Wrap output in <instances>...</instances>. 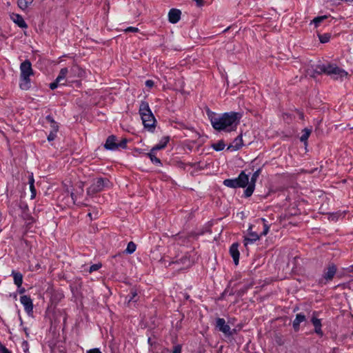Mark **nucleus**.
<instances>
[{
	"label": "nucleus",
	"mask_w": 353,
	"mask_h": 353,
	"mask_svg": "<svg viewBox=\"0 0 353 353\" xmlns=\"http://www.w3.org/2000/svg\"><path fill=\"white\" fill-rule=\"evenodd\" d=\"M206 112L214 130L227 132L236 130L241 117L240 113L235 112H225L221 115H216L210 109H208Z\"/></svg>",
	"instance_id": "obj_1"
},
{
	"label": "nucleus",
	"mask_w": 353,
	"mask_h": 353,
	"mask_svg": "<svg viewBox=\"0 0 353 353\" xmlns=\"http://www.w3.org/2000/svg\"><path fill=\"white\" fill-rule=\"evenodd\" d=\"M307 74L312 77H316V75L325 74L330 76L333 79H343L347 76V72L339 68L334 64H319L316 65L314 68L307 70Z\"/></svg>",
	"instance_id": "obj_2"
},
{
	"label": "nucleus",
	"mask_w": 353,
	"mask_h": 353,
	"mask_svg": "<svg viewBox=\"0 0 353 353\" xmlns=\"http://www.w3.org/2000/svg\"><path fill=\"white\" fill-rule=\"evenodd\" d=\"M139 112L144 128L150 132H153L155 129L156 119L147 101H142L141 102Z\"/></svg>",
	"instance_id": "obj_3"
},
{
	"label": "nucleus",
	"mask_w": 353,
	"mask_h": 353,
	"mask_svg": "<svg viewBox=\"0 0 353 353\" xmlns=\"http://www.w3.org/2000/svg\"><path fill=\"white\" fill-rule=\"evenodd\" d=\"M34 74L31 62L26 59L20 65L19 88L23 90L30 88V76Z\"/></svg>",
	"instance_id": "obj_4"
},
{
	"label": "nucleus",
	"mask_w": 353,
	"mask_h": 353,
	"mask_svg": "<svg viewBox=\"0 0 353 353\" xmlns=\"http://www.w3.org/2000/svg\"><path fill=\"white\" fill-rule=\"evenodd\" d=\"M223 183L226 187L231 188L248 187V174H245V171H241L238 177L225 179Z\"/></svg>",
	"instance_id": "obj_5"
},
{
	"label": "nucleus",
	"mask_w": 353,
	"mask_h": 353,
	"mask_svg": "<svg viewBox=\"0 0 353 353\" xmlns=\"http://www.w3.org/2000/svg\"><path fill=\"white\" fill-rule=\"evenodd\" d=\"M109 180L105 178H97L93 181L91 185L87 189V194L88 195H93L103 190L108 185Z\"/></svg>",
	"instance_id": "obj_6"
},
{
	"label": "nucleus",
	"mask_w": 353,
	"mask_h": 353,
	"mask_svg": "<svg viewBox=\"0 0 353 353\" xmlns=\"http://www.w3.org/2000/svg\"><path fill=\"white\" fill-rule=\"evenodd\" d=\"M261 172V169H257L252 175L250 181L248 180V187L244 191L245 197H250L254 192L255 183Z\"/></svg>",
	"instance_id": "obj_7"
},
{
	"label": "nucleus",
	"mask_w": 353,
	"mask_h": 353,
	"mask_svg": "<svg viewBox=\"0 0 353 353\" xmlns=\"http://www.w3.org/2000/svg\"><path fill=\"white\" fill-rule=\"evenodd\" d=\"M336 266L334 263H330L324 270L323 277L319 280V283L325 284L327 282L332 281L336 274Z\"/></svg>",
	"instance_id": "obj_8"
},
{
	"label": "nucleus",
	"mask_w": 353,
	"mask_h": 353,
	"mask_svg": "<svg viewBox=\"0 0 353 353\" xmlns=\"http://www.w3.org/2000/svg\"><path fill=\"white\" fill-rule=\"evenodd\" d=\"M68 69L67 68H61L59 75L56 78L55 81L52 82L49 87L51 90L56 89L59 85H65V83L62 82L64 81L68 75Z\"/></svg>",
	"instance_id": "obj_9"
},
{
	"label": "nucleus",
	"mask_w": 353,
	"mask_h": 353,
	"mask_svg": "<svg viewBox=\"0 0 353 353\" xmlns=\"http://www.w3.org/2000/svg\"><path fill=\"white\" fill-rule=\"evenodd\" d=\"M310 321L312 323L313 326L314 327V332L319 336H323V332L321 329V327H322L321 320L318 318V312H317L314 311L312 312Z\"/></svg>",
	"instance_id": "obj_10"
},
{
	"label": "nucleus",
	"mask_w": 353,
	"mask_h": 353,
	"mask_svg": "<svg viewBox=\"0 0 353 353\" xmlns=\"http://www.w3.org/2000/svg\"><path fill=\"white\" fill-rule=\"evenodd\" d=\"M68 79H71V81H73V79L77 77H83L85 76V71L79 67L77 64H74L71 66L70 70H68Z\"/></svg>",
	"instance_id": "obj_11"
},
{
	"label": "nucleus",
	"mask_w": 353,
	"mask_h": 353,
	"mask_svg": "<svg viewBox=\"0 0 353 353\" xmlns=\"http://www.w3.org/2000/svg\"><path fill=\"white\" fill-rule=\"evenodd\" d=\"M215 327L219 331L221 332L225 336L230 332V327L225 320L223 318H217L216 319Z\"/></svg>",
	"instance_id": "obj_12"
},
{
	"label": "nucleus",
	"mask_w": 353,
	"mask_h": 353,
	"mask_svg": "<svg viewBox=\"0 0 353 353\" xmlns=\"http://www.w3.org/2000/svg\"><path fill=\"white\" fill-rule=\"evenodd\" d=\"M20 301L27 314L28 315L32 314L33 312V303L31 298L29 296L23 295L20 297Z\"/></svg>",
	"instance_id": "obj_13"
},
{
	"label": "nucleus",
	"mask_w": 353,
	"mask_h": 353,
	"mask_svg": "<svg viewBox=\"0 0 353 353\" xmlns=\"http://www.w3.org/2000/svg\"><path fill=\"white\" fill-rule=\"evenodd\" d=\"M252 225H250L248 230V235L244 237L243 243L245 246L252 244L259 239L260 235L252 231Z\"/></svg>",
	"instance_id": "obj_14"
},
{
	"label": "nucleus",
	"mask_w": 353,
	"mask_h": 353,
	"mask_svg": "<svg viewBox=\"0 0 353 353\" xmlns=\"http://www.w3.org/2000/svg\"><path fill=\"white\" fill-rule=\"evenodd\" d=\"M192 262L190 259V256L188 254H185L183 256L181 259L179 260H176L175 261H172L170 263L169 265H181L179 269H183L186 268H189L192 265Z\"/></svg>",
	"instance_id": "obj_15"
},
{
	"label": "nucleus",
	"mask_w": 353,
	"mask_h": 353,
	"mask_svg": "<svg viewBox=\"0 0 353 353\" xmlns=\"http://www.w3.org/2000/svg\"><path fill=\"white\" fill-rule=\"evenodd\" d=\"M239 244L238 243H234L231 245L229 250L235 265H238L239 261L240 253L239 251Z\"/></svg>",
	"instance_id": "obj_16"
},
{
	"label": "nucleus",
	"mask_w": 353,
	"mask_h": 353,
	"mask_svg": "<svg viewBox=\"0 0 353 353\" xmlns=\"http://www.w3.org/2000/svg\"><path fill=\"white\" fill-rule=\"evenodd\" d=\"M117 143V137L114 135H111L107 138L104 147L106 150H116L118 149Z\"/></svg>",
	"instance_id": "obj_17"
},
{
	"label": "nucleus",
	"mask_w": 353,
	"mask_h": 353,
	"mask_svg": "<svg viewBox=\"0 0 353 353\" xmlns=\"http://www.w3.org/2000/svg\"><path fill=\"white\" fill-rule=\"evenodd\" d=\"M181 10L172 8L168 13V20L172 23H176L181 19Z\"/></svg>",
	"instance_id": "obj_18"
},
{
	"label": "nucleus",
	"mask_w": 353,
	"mask_h": 353,
	"mask_svg": "<svg viewBox=\"0 0 353 353\" xmlns=\"http://www.w3.org/2000/svg\"><path fill=\"white\" fill-rule=\"evenodd\" d=\"M243 145V139H242V135L240 134L238 137H236L233 142L228 145L227 150L230 151H236L239 150Z\"/></svg>",
	"instance_id": "obj_19"
},
{
	"label": "nucleus",
	"mask_w": 353,
	"mask_h": 353,
	"mask_svg": "<svg viewBox=\"0 0 353 353\" xmlns=\"http://www.w3.org/2000/svg\"><path fill=\"white\" fill-rule=\"evenodd\" d=\"M306 320L305 316L299 313L296 315L295 319L293 321L292 326L295 331H298L300 327V323L305 321Z\"/></svg>",
	"instance_id": "obj_20"
},
{
	"label": "nucleus",
	"mask_w": 353,
	"mask_h": 353,
	"mask_svg": "<svg viewBox=\"0 0 353 353\" xmlns=\"http://www.w3.org/2000/svg\"><path fill=\"white\" fill-rule=\"evenodd\" d=\"M12 19L19 28H26L28 27V25L26 24L23 18L20 14H13L12 16Z\"/></svg>",
	"instance_id": "obj_21"
},
{
	"label": "nucleus",
	"mask_w": 353,
	"mask_h": 353,
	"mask_svg": "<svg viewBox=\"0 0 353 353\" xmlns=\"http://www.w3.org/2000/svg\"><path fill=\"white\" fill-rule=\"evenodd\" d=\"M12 275L13 276L14 284L17 286L18 288H20L23 283L22 274L19 272L12 271Z\"/></svg>",
	"instance_id": "obj_22"
},
{
	"label": "nucleus",
	"mask_w": 353,
	"mask_h": 353,
	"mask_svg": "<svg viewBox=\"0 0 353 353\" xmlns=\"http://www.w3.org/2000/svg\"><path fill=\"white\" fill-rule=\"evenodd\" d=\"M169 141V137H164L161 139V140L159 141V143L157 145H155L151 150L152 151H157L159 150H162L165 148Z\"/></svg>",
	"instance_id": "obj_23"
},
{
	"label": "nucleus",
	"mask_w": 353,
	"mask_h": 353,
	"mask_svg": "<svg viewBox=\"0 0 353 353\" xmlns=\"http://www.w3.org/2000/svg\"><path fill=\"white\" fill-rule=\"evenodd\" d=\"M138 294L137 292V290L134 289H132L130 290V292L129 294L127 295L125 299L128 301V302L130 303V302L136 303L137 301V297Z\"/></svg>",
	"instance_id": "obj_24"
},
{
	"label": "nucleus",
	"mask_w": 353,
	"mask_h": 353,
	"mask_svg": "<svg viewBox=\"0 0 353 353\" xmlns=\"http://www.w3.org/2000/svg\"><path fill=\"white\" fill-rule=\"evenodd\" d=\"M155 152L156 151H152V150H151L150 152L147 154V156L150 158L153 163L161 165L162 163L161 160L156 157Z\"/></svg>",
	"instance_id": "obj_25"
},
{
	"label": "nucleus",
	"mask_w": 353,
	"mask_h": 353,
	"mask_svg": "<svg viewBox=\"0 0 353 353\" xmlns=\"http://www.w3.org/2000/svg\"><path fill=\"white\" fill-rule=\"evenodd\" d=\"M33 2V0H17L19 7L24 10L27 9Z\"/></svg>",
	"instance_id": "obj_26"
},
{
	"label": "nucleus",
	"mask_w": 353,
	"mask_h": 353,
	"mask_svg": "<svg viewBox=\"0 0 353 353\" xmlns=\"http://www.w3.org/2000/svg\"><path fill=\"white\" fill-rule=\"evenodd\" d=\"M225 146V145L224 141L223 140H220L217 143H213L212 145V148L215 151H221V150H223L224 149Z\"/></svg>",
	"instance_id": "obj_27"
},
{
	"label": "nucleus",
	"mask_w": 353,
	"mask_h": 353,
	"mask_svg": "<svg viewBox=\"0 0 353 353\" xmlns=\"http://www.w3.org/2000/svg\"><path fill=\"white\" fill-rule=\"evenodd\" d=\"M310 133H311V130L307 129V128H305L303 130V133H302V135L300 137V141L301 142H304V143H306L310 135Z\"/></svg>",
	"instance_id": "obj_28"
},
{
	"label": "nucleus",
	"mask_w": 353,
	"mask_h": 353,
	"mask_svg": "<svg viewBox=\"0 0 353 353\" xmlns=\"http://www.w3.org/2000/svg\"><path fill=\"white\" fill-rule=\"evenodd\" d=\"M34 180L32 174L29 178L30 189L32 193L31 198L33 199L36 196V190L34 185Z\"/></svg>",
	"instance_id": "obj_29"
},
{
	"label": "nucleus",
	"mask_w": 353,
	"mask_h": 353,
	"mask_svg": "<svg viewBox=\"0 0 353 353\" xmlns=\"http://www.w3.org/2000/svg\"><path fill=\"white\" fill-rule=\"evenodd\" d=\"M136 248H137L136 244L134 242L130 241V242L128 243L125 252L127 254H132V253H134L135 252Z\"/></svg>",
	"instance_id": "obj_30"
},
{
	"label": "nucleus",
	"mask_w": 353,
	"mask_h": 353,
	"mask_svg": "<svg viewBox=\"0 0 353 353\" xmlns=\"http://www.w3.org/2000/svg\"><path fill=\"white\" fill-rule=\"evenodd\" d=\"M319 39L322 43H327L330 39V34L329 33H325V34H318Z\"/></svg>",
	"instance_id": "obj_31"
},
{
	"label": "nucleus",
	"mask_w": 353,
	"mask_h": 353,
	"mask_svg": "<svg viewBox=\"0 0 353 353\" xmlns=\"http://www.w3.org/2000/svg\"><path fill=\"white\" fill-rule=\"evenodd\" d=\"M261 220L263 223V230L260 234V236H265L269 232L270 226L265 219L262 218Z\"/></svg>",
	"instance_id": "obj_32"
},
{
	"label": "nucleus",
	"mask_w": 353,
	"mask_h": 353,
	"mask_svg": "<svg viewBox=\"0 0 353 353\" xmlns=\"http://www.w3.org/2000/svg\"><path fill=\"white\" fill-rule=\"evenodd\" d=\"M325 19H327V16H320L315 17L312 21L311 23H314L315 27H318L319 24L323 22Z\"/></svg>",
	"instance_id": "obj_33"
},
{
	"label": "nucleus",
	"mask_w": 353,
	"mask_h": 353,
	"mask_svg": "<svg viewBox=\"0 0 353 353\" xmlns=\"http://www.w3.org/2000/svg\"><path fill=\"white\" fill-rule=\"evenodd\" d=\"M101 268V263H96V264L92 265L90 267L89 272L91 273L92 272L97 271V270H99Z\"/></svg>",
	"instance_id": "obj_34"
},
{
	"label": "nucleus",
	"mask_w": 353,
	"mask_h": 353,
	"mask_svg": "<svg viewBox=\"0 0 353 353\" xmlns=\"http://www.w3.org/2000/svg\"><path fill=\"white\" fill-rule=\"evenodd\" d=\"M117 145H118V149L119 148H125L127 147V139H123L120 142L117 143Z\"/></svg>",
	"instance_id": "obj_35"
},
{
	"label": "nucleus",
	"mask_w": 353,
	"mask_h": 353,
	"mask_svg": "<svg viewBox=\"0 0 353 353\" xmlns=\"http://www.w3.org/2000/svg\"><path fill=\"white\" fill-rule=\"evenodd\" d=\"M57 132H54V131H50V134H48V141H52L53 140L55 139L56 137H57Z\"/></svg>",
	"instance_id": "obj_36"
},
{
	"label": "nucleus",
	"mask_w": 353,
	"mask_h": 353,
	"mask_svg": "<svg viewBox=\"0 0 353 353\" xmlns=\"http://www.w3.org/2000/svg\"><path fill=\"white\" fill-rule=\"evenodd\" d=\"M125 32H139V28L135 27H128L126 29H125Z\"/></svg>",
	"instance_id": "obj_37"
},
{
	"label": "nucleus",
	"mask_w": 353,
	"mask_h": 353,
	"mask_svg": "<svg viewBox=\"0 0 353 353\" xmlns=\"http://www.w3.org/2000/svg\"><path fill=\"white\" fill-rule=\"evenodd\" d=\"M0 352L1 353H11V352L1 343H0Z\"/></svg>",
	"instance_id": "obj_38"
},
{
	"label": "nucleus",
	"mask_w": 353,
	"mask_h": 353,
	"mask_svg": "<svg viewBox=\"0 0 353 353\" xmlns=\"http://www.w3.org/2000/svg\"><path fill=\"white\" fill-rule=\"evenodd\" d=\"M52 131L58 132L59 130V125L56 121L50 124Z\"/></svg>",
	"instance_id": "obj_39"
},
{
	"label": "nucleus",
	"mask_w": 353,
	"mask_h": 353,
	"mask_svg": "<svg viewBox=\"0 0 353 353\" xmlns=\"http://www.w3.org/2000/svg\"><path fill=\"white\" fill-rule=\"evenodd\" d=\"M172 353H181V347L179 345H175L174 347Z\"/></svg>",
	"instance_id": "obj_40"
},
{
	"label": "nucleus",
	"mask_w": 353,
	"mask_h": 353,
	"mask_svg": "<svg viewBox=\"0 0 353 353\" xmlns=\"http://www.w3.org/2000/svg\"><path fill=\"white\" fill-rule=\"evenodd\" d=\"M87 353H102L99 348H93L87 351Z\"/></svg>",
	"instance_id": "obj_41"
},
{
	"label": "nucleus",
	"mask_w": 353,
	"mask_h": 353,
	"mask_svg": "<svg viewBox=\"0 0 353 353\" xmlns=\"http://www.w3.org/2000/svg\"><path fill=\"white\" fill-rule=\"evenodd\" d=\"M154 81L152 80H147L145 81V85L150 88L154 86Z\"/></svg>",
	"instance_id": "obj_42"
},
{
	"label": "nucleus",
	"mask_w": 353,
	"mask_h": 353,
	"mask_svg": "<svg viewBox=\"0 0 353 353\" xmlns=\"http://www.w3.org/2000/svg\"><path fill=\"white\" fill-rule=\"evenodd\" d=\"M237 333V330L236 329H231L229 334H227L226 336H232Z\"/></svg>",
	"instance_id": "obj_43"
},
{
	"label": "nucleus",
	"mask_w": 353,
	"mask_h": 353,
	"mask_svg": "<svg viewBox=\"0 0 353 353\" xmlns=\"http://www.w3.org/2000/svg\"><path fill=\"white\" fill-rule=\"evenodd\" d=\"M46 119L51 124L52 123H54L55 121L54 120V119L52 118V117H51L50 115H48L46 117Z\"/></svg>",
	"instance_id": "obj_44"
},
{
	"label": "nucleus",
	"mask_w": 353,
	"mask_h": 353,
	"mask_svg": "<svg viewBox=\"0 0 353 353\" xmlns=\"http://www.w3.org/2000/svg\"><path fill=\"white\" fill-rule=\"evenodd\" d=\"M26 291L24 288L21 287L20 288H18V292L19 294H23Z\"/></svg>",
	"instance_id": "obj_45"
},
{
	"label": "nucleus",
	"mask_w": 353,
	"mask_h": 353,
	"mask_svg": "<svg viewBox=\"0 0 353 353\" xmlns=\"http://www.w3.org/2000/svg\"><path fill=\"white\" fill-rule=\"evenodd\" d=\"M299 117H300V119H303L304 115H303V112H300V113H299Z\"/></svg>",
	"instance_id": "obj_46"
},
{
	"label": "nucleus",
	"mask_w": 353,
	"mask_h": 353,
	"mask_svg": "<svg viewBox=\"0 0 353 353\" xmlns=\"http://www.w3.org/2000/svg\"><path fill=\"white\" fill-rule=\"evenodd\" d=\"M276 342H277V343H278L279 345H283V343L281 342V339L277 340V341H276Z\"/></svg>",
	"instance_id": "obj_47"
},
{
	"label": "nucleus",
	"mask_w": 353,
	"mask_h": 353,
	"mask_svg": "<svg viewBox=\"0 0 353 353\" xmlns=\"http://www.w3.org/2000/svg\"><path fill=\"white\" fill-rule=\"evenodd\" d=\"M148 343H149L150 345H152V342H151V339H150V338H148Z\"/></svg>",
	"instance_id": "obj_48"
},
{
	"label": "nucleus",
	"mask_w": 353,
	"mask_h": 353,
	"mask_svg": "<svg viewBox=\"0 0 353 353\" xmlns=\"http://www.w3.org/2000/svg\"><path fill=\"white\" fill-rule=\"evenodd\" d=\"M74 193H71V197H72V199L73 200H74Z\"/></svg>",
	"instance_id": "obj_49"
},
{
	"label": "nucleus",
	"mask_w": 353,
	"mask_h": 353,
	"mask_svg": "<svg viewBox=\"0 0 353 353\" xmlns=\"http://www.w3.org/2000/svg\"><path fill=\"white\" fill-rule=\"evenodd\" d=\"M13 297H14V299H17V294H14V295H13Z\"/></svg>",
	"instance_id": "obj_50"
},
{
	"label": "nucleus",
	"mask_w": 353,
	"mask_h": 353,
	"mask_svg": "<svg viewBox=\"0 0 353 353\" xmlns=\"http://www.w3.org/2000/svg\"><path fill=\"white\" fill-rule=\"evenodd\" d=\"M25 332H26V334H28L27 329L26 328H25Z\"/></svg>",
	"instance_id": "obj_51"
},
{
	"label": "nucleus",
	"mask_w": 353,
	"mask_h": 353,
	"mask_svg": "<svg viewBox=\"0 0 353 353\" xmlns=\"http://www.w3.org/2000/svg\"><path fill=\"white\" fill-rule=\"evenodd\" d=\"M25 332H26V334H28L27 329L26 328H25Z\"/></svg>",
	"instance_id": "obj_52"
}]
</instances>
